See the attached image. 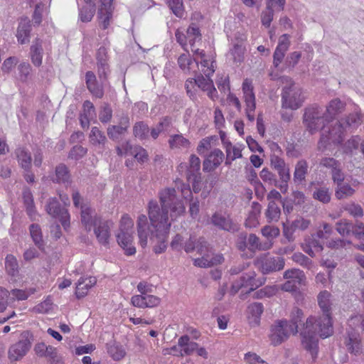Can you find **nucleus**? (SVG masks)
Returning <instances> with one entry per match:
<instances>
[{
    "mask_svg": "<svg viewBox=\"0 0 364 364\" xmlns=\"http://www.w3.org/2000/svg\"><path fill=\"white\" fill-rule=\"evenodd\" d=\"M151 217L149 223L146 215L144 214L139 215L136 221L137 235L139 244L142 247L146 246L148 236L150 235V240L155 242L153 252L159 255L166 250L170 225H162L161 222H156L154 214Z\"/></svg>",
    "mask_w": 364,
    "mask_h": 364,
    "instance_id": "1",
    "label": "nucleus"
},
{
    "mask_svg": "<svg viewBox=\"0 0 364 364\" xmlns=\"http://www.w3.org/2000/svg\"><path fill=\"white\" fill-rule=\"evenodd\" d=\"M174 188H166L159 194L161 207L156 200H150L148 205L149 219L151 215L156 216V222H161L162 225H170L168 222V210L171 211V217L176 218L186 212V207L181 200L177 198Z\"/></svg>",
    "mask_w": 364,
    "mask_h": 364,
    "instance_id": "2",
    "label": "nucleus"
},
{
    "mask_svg": "<svg viewBox=\"0 0 364 364\" xmlns=\"http://www.w3.org/2000/svg\"><path fill=\"white\" fill-rule=\"evenodd\" d=\"M302 331L324 339L330 337L333 333L332 316H310L303 323Z\"/></svg>",
    "mask_w": 364,
    "mask_h": 364,
    "instance_id": "3",
    "label": "nucleus"
},
{
    "mask_svg": "<svg viewBox=\"0 0 364 364\" xmlns=\"http://www.w3.org/2000/svg\"><path fill=\"white\" fill-rule=\"evenodd\" d=\"M346 129V127L341 119L338 120L333 125H331L328 131H325L323 129L318 142V150L323 151L331 145H342Z\"/></svg>",
    "mask_w": 364,
    "mask_h": 364,
    "instance_id": "4",
    "label": "nucleus"
},
{
    "mask_svg": "<svg viewBox=\"0 0 364 364\" xmlns=\"http://www.w3.org/2000/svg\"><path fill=\"white\" fill-rule=\"evenodd\" d=\"M324 115L325 113L321 107L316 104L309 105L304 109L303 124L311 134L324 128V122H326Z\"/></svg>",
    "mask_w": 364,
    "mask_h": 364,
    "instance_id": "5",
    "label": "nucleus"
},
{
    "mask_svg": "<svg viewBox=\"0 0 364 364\" xmlns=\"http://www.w3.org/2000/svg\"><path fill=\"white\" fill-rule=\"evenodd\" d=\"M21 339L11 346L8 355L11 361H17L24 357L31 348L34 341L33 334L29 331H25L21 334Z\"/></svg>",
    "mask_w": 364,
    "mask_h": 364,
    "instance_id": "6",
    "label": "nucleus"
},
{
    "mask_svg": "<svg viewBox=\"0 0 364 364\" xmlns=\"http://www.w3.org/2000/svg\"><path fill=\"white\" fill-rule=\"evenodd\" d=\"M304 102L301 90L294 84L285 86L282 90V107L285 109H297Z\"/></svg>",
    "mask_w": 364,
    "mask_h": 364,
    "instance_id": "7",
    "label": "nucleus"
},
{
    "mask_svg": "<svg viewBox=\"0 0 364 364\" xmlns=\"http://www.w3.org/2000/svg\"><path fill=\"white\" fill-rule=\"evenodd\" d=\"M288 323L287 319L282 318L274 321L271 325L269 338L272 346H278L289 339L291 333Z\"/></svg>",
    "mask_w": 364,
    "mask_h": 364,
    "instance_id": "8",
    "label": "nucleus"
},
{
    "mask_svg": "<svg viewBox=\"0 0 364 364\" xmlns=\"http://www.w3.org/2000/svg\"><path fill=\"white\" fill-rule=\"evenodd\" d=\"M84 1L97 5V18L99 26L104 30L107 29L112 19L113 0H84Z\"/></svg>",
    "mask_w": 364,
    "mask_h": 364,
    "instance_id": "9",
    "label": "nucleus"
},
{
    "mask_svg": "<svg viewBox=\"0 0 364 364\" xmlns=\"http://www.w3.org/2000/svg\"><path fill=\"white\" fill-rule=\"evenodd\" d=\"M46 210L53 218H58L62 226L66 230L70 227V214L68 210L61 207L57 198H50L46 205Z\"/></svg>",
    "mask_w": 364,
    "mask_h": 364,
    "instance_id": "10",
    "label": "nucleus"
},
{
    "mask_svg": "<svg viewBox=\"0 0 364 364\" xmlns=\"http://www.w3.org/2000/svg\"><path fill=\"white\" fill-rule=\"evenodd\" d=\"M242 92L247 106L246 116L250 122H253L255 120V116L252 112H254L255 110L256 102L254 87L250 80L247 78L244 80L242 82Z\"/></svg>",
    "mask_w": 364,
    "mask_h": 364,
    "instance_id": "11",
    "label": "nucleus"
},
{
    "mask_svg": "<svg viewBox=\"0 0 364 364\" xmlns=\"http://www.w3.org/2000/svg\"><path fill=\"white\" fill-rule=\"evenodd\" d=\"M301 344L303 348L311 355L313 362H315L318 354V337L311 336L304 331L300 332Z\"/></svg>",
    "mask_w": 364,
    "mask_h": 364,
    "instance_id": "12",
    "label": "nucleus"
},
{
    "mask_svg": "<svg viewBox=\"0 0 364 364\" xmlns=\"http://www.w3.org/2000/svg\"><path fill=\"white\" fill-rule=\"evenodd\" d=\"M211 223L218 229L228 232H235L240 229L239 225L235 223L229 216L225 217L218 213L213 214L211 217Z\"/></svg>",
    "mask_w": 364,
    "mask_h": 364,
    "instance_id": "13",
    "label": "nucleus"
},
{
    "mask_svg": "<svg viewBox=\"0 0 364 364\" xmlns=\"http://www.w3.org/2000/svg\"><path fill=\"white\" fill-rule=\"evenodd\" d=\"M111 223L109 220L102 219L100 222L95 223L94 227V232L97 241L104 246H107L109 243Z\"/></svg>",
    "mask_w": 364,
    "mask_h": 364,
    "instance_id": "14",
    "label": "nucleus"
},
{
    "mask_svg": "<svg viewBox=\"0 0 364 364\" xmlns=\"http://www.w3.org/2000/svg\"><path fill=\"white\" fill-rule=\"evenodd\" d=\"M85 83L89 92L96 98L101 99L104 96V87L102 81L99 82L95 74L92 71L85 73Z\"/></svg>",
    "mask_w": 364,
    "mask_h": 364,
    "instance_id": "15",
    "label": "nucleus"
},
{
    "mask_svg": "<svg viewBox=\"0 0 364 364\" xmlns=\"http://www.w3.org/2000/svg\"><path fill=\"white\" fill-rule=\"evenodd\" d=\"M80 219L82 224L85 226L87 231L90 232L92 227L95 226V223L102 220L97 215H92L94 210L86 204L80 205Z\"/></svg>",
    "mask_w": 364,
    "mask_h": 364,
    "instance_id": "16",
    "label": "nucleus"
},
{
    "mask_svg": "<svg viewBox=\"0 0 364 364\" xmlns=\"http://www.w3.org/2000/svg\"><path fill=\"white\" fill-rule=\"evenodd\" d=\"M116 237L118 245L123 249L126 255L131 256L136 253V248L132 245L133 232H119Z\"/></svg>",
    "mask_w": 364,
    "mask_h": 364,
    "instance_id": "17",
    "label": "nucleus"
},
{
    "mask_svg": "<svg viewBox=\"0 0 364 364\" xmlns=\"http://www.w3.org/2000/svg\"><path fill=\"white\" fill-rule=\"evenodd\" d=\"M31 32V22L28 17L21 18L16 31L18 42L21 44L28 43L30 41Z\"/></svg>",
    "mask_w": 364,
    "mask_h": 364,
    "instance_id": "18",
    "label": "nucleus"
},
{
    "mask_svg": "<svg viewBox=\"0 0 364 364\" xmlns=\"http://www.w3.org/2000/svg\"><path fill=\"white\" fill-rule=\"evenodd\" d=\"M30 58L33 65L39 68L43 63V40L38 37L36 38L30 47Z\"/></svg>",
    "mask_w": 364,
    "mask_h": 364,
    "instance_id": "19",
    "label": "nucleus"
},
{
    "mask_svg": "<svg viewBox=\"0 0 364 364\" xmlns=\"http://www.w3.org/2000/svg\"><path fill=\"white\" fill-rule=\"evenodd\" d=\"M285 260L283 257H267L262 262L261 271L263 274L283 269Z\"/></svg>",
    "mask_w": 364,
    "mask_h": 364,
    "instance_id": "20",
    "label": "nucleus"
},
{
    "mask_svg": "<svg viewBox=\"0 0 364 364\" xmlns=\"http://www.w3.org/2000/svg\"><path fill=\"white\" fill-rule=\"evenodd\" d=\"M205 78L202 74H198L193 80L194 83L202 90L207 92L208 96L214 100L216 97L217 90L214 86L213 80L206 75Z\"/></svg>",
    "mask_w": 364,
    "mask_h": 364,
    "instance_id": "21",
    "label": "nucleus"
},
{
    "mask_svg": "<svg viewBox=\"0 0 364 364\" xmlns=\"http://www.w3.org/2000/svg\"><path fill=\"white\" fill-rule=\"evenodd\" d=\"M332 295L327 290H323L319 292L317 296V301L323 315L326 316H332V302L331 300Z\"/></svg>",
    "mask_w": 364,
    "mask_h": 364,
    "instance_id": "22",
    "label": "nucleus"
},
{
    "mask_svg": "<svg viewBox=\"0 0 364 364\" xmlns=\"http://www.w3.org/2000/svg\"><path fill=\"white\" fill-rule=\"evenodd\" d=\"M304 318V311L299 307H294L289 315V319L287 320L289 331L295 336L299 332V324H301Z\"/></svg>",
    "mask_w": 364,
    "mask_h": 364,
    "instance_id": "23",
    "label": "nucleus"
},
{
    "mask_svg": "<svg viewBox=\"0 0 364 364\" xmlns=\"http://www.w3.org/2000/svg\"><path fill=\"white\" fill-rule=\"evenodd\" d=\"M255 275L256 274L254 272L242 274L240 277V280L232 285V287H237L238 290L243 287L250 286V289L249 290V292L254 291L255 289L261 286L263 283L262 282H256L255 278Z\"/></svg>",
    "mask_w": 364,
    "mask_h": 364,
    "instance_id": "24",
    "label": "nucleus"
},
{
    "mask_svg": "<svg viewBox=\"0 0 364 364\" xmlns=\"http://www.w3.org/2000/svg\"><path fill=\"white\" fill-rule=\"evenodd\" d=\"M54 183H70V173L68 167L65 164H59L55 168V176L51 178Z\"/></svg>",
    "mask_w": 364,
    "mask_h": 364,
    "instance_id": "25",
    "label": "nucleus"
},
{
    "mask_svg": "<svg viewBox=\"0 0 364 364\" xmlns=\"http://www.w3.org/2000/svg\"><path fill=\"white\" fill-rule=\"evenodd\" d=\"M344 106V103L340 99L336 98L331 100L324 112L325 121L328 123L332 121L337 114L343 111Z\"/></svg>",
    "mask_w": 364,
    "mask_h": 364,
    "instance_id": "26",
    "label": "nucleus"
},
{
    "mask_svg": "<svg viewBox=\"0 0 364 364\" xmlns=\"http://www.w3.org/2000/svg\"><path fill=\"white\" fill-rule=\"evenodd\" d=\"M97 279L95 277H90L89 278H83L80 277L77 283L76 290H75V296L80 299L85 297L87 291L90 288H91L93 285L96 284Z\"/></svg>",
    "mask_w": 364,
    "mask_h": 364,
    "instance_id": "27",
    "label": "nucleus"
},
{
    "mask_svg": "<svg viewBox=\"0 0 364 364\" xmlns=\"http://www.w3.org/2000/svg\"><path fill=\"white\" fill-rule=\"evenodd\" d=\"M31 237L38 248L43 252H46L45 242L43 240V235L41 227L38 224L33 223L29 227Z\"/></svg>",
    "mask_w": 364,
    "mask_h": 364,
    "instance_id": "28",
    "label": "nucleus"
},
{
    "mask_svg": "<svg viewBox=\"0 0 364 364\" xmlns=\"http://www.w3.org/2000/svg\"><path fill=\"white\" fill-rule=\"evenodd\" d=\"M97 5L91 3H85L79 8V20L82 23L90 22L96 12Z\"/></svg>",
    "mask_w": 364,
    "mask_h": 364,
    "instance_id": "29",
    "label": "nucleus"
},
{
    "mask_svg": "<svg viewBox=\"0 0 364 364\" xmlns=\"http://www.w3.org/2000/svg\"><path fill=\"white\" fill-rule=\"evenodd\" d=\"M247 310L251 315L250 323L255 326H259L260 323L261 315L264 311L263 304L260 302H254L250 304Z\"/></svg>",
    "mask_w": 364,
    "mask_h": 364,
    "instance_id": "30",
    "label": "nucleus"
},
{
    "mask_svg": "<svg viewBox=\"0 0 364 364\" xmlns=\"http://www.w3.org/2000/svg\"><path fill=\"white\" fill-rule=\"evenodd\" d=\"M179 347L182 348L183 355H190L193 354L198 348V343L190 341L188 335L181 336L178 341Z\"/></svg>",
    "mask_w": 364,
    "mask_h": 364,
    "instance_id": "31",
    "label": "nucleus"
},
{
    "mask_svg": "<svg viewBox=\"0 0 364 364\" xmlns=\"http://www.w3.org/2000/svg\"><path fill=\"white\" fill-rule=\"evenodd\" d=\"M312 197L323 204H328L331 199V192L330 188L325 186L316 187L314 188Z\"/></svg>",
    "mask_w": 364,
    "mask_h": 364,
    "instance_id": "32",
    "label": "nucleus"
},
{
    "mask_svg": "<svg viewBox=\"0 0 364 364\" xmlns=\"http://www.w3.org/2000/svg\"><path fill=\"white\" fill-rule=\"evenodd\" d=\"M22 198L26 207V213L28 215L35 213V204L33 196L31 189L28 187H24L22 191Z\"/></svg>",
    "mask_w": 364,
    "mask_h": 364,
    "instance_id": "33",
    "label": "nucleus"
},
{
    "mask_svg": "<svg viewBox=\"0 0 364 364\" xmlns=\"http://www.w3.org/2000/svg\"><path fill=\"white\" fill-rule=\"evenodd\" d=\"M283 277L286 279H291L296 282L298 284H303L306 280V276L304 272L296 268H292L286 270L284 272Z\"/></svg>",
    "mask_w": 364,
    "mask_h": 364,
    "instance_id": "34",
    "label": "nucleus"
},
{
    "mask_svg": "<svg viewBox=\"0 0 364 364\" xmlns=\"http://www.w3.org/2000/svg\"><path fill=\"white\" fill-rule=\"evenodd\" d=\"M150 129L144 121L136 122L133 127V134L141 140L147 139Z\"/></svg>",
    "mask_w": 364,
    "mask_h": 364,
    "instance_id": "35",
    "label": "nucleus"
},
{
    "mask_svg": "<svg viewBox=\"0 0 364 364\" xmlns=\"http://www.w3.org/2000/svg\"><path fill=\"white\" fill-rule=\"evenodd\" d=\"M18 162L21 167L26 172H31L32 158L31 153L21 149L17 154Z\"/></svg>",
    "mask_w": 364,
    "mask_h": 364,
    "instance_id": "36",
    "label": "nucleus"
},
{
    "mask_svg": "<svg viewBox=\"0 0 364 364\" xmlns=\"http://www.w3.org/2000/svg\"><path fill=\"white\" fill-rule=\"evenodd\" d=\"M355 190L350 185L343 182L336 186L335 196L338 200H342L353 196Z\"/></svg>",
    "mask_w": 364,
    "mask_h": 364,
    "instance_id": "37",
    "label": "nucleus"
},
{
    "mask_svg": "<svg viewBox=\"0 0 364 364\" xmlns=\"http://www.w3.org/2000/svg\"><path fill=\"white\" fill-rule=\"evenodd\" d=\"M307 173V162L305 160L299 161L295 166V171L294 173V181L295 182H301L302 181H304Z\"/></svg>",
    "mask_w": 364,
    "mask_h": 364,
    "instance_id": "38",
    "label": "nucleus"
},
{
    "mask_svg": "<svg viewBox=\"0 0 364 364\" xmlns=\"http://www.w3.org/2000/svg\"><path fill=\"white\" fill-rule=\"evenodd\" d=\"M89 137L90 142L95 146H104L107 141L105 133L100 131L97 127H92Z\"/></svg>",
    "mask_w": 364,
    "mask_h": 364,
    "instance_id": "39",
    "label": "nucleus"
},
{
    "mask_svg": "<svg viewBox=\"0 0 364 364\" xmlns=\"http://www.w3.org/2000/svg\"><path fill=\"white\" fill-rule=\"evenodd\" d=\"M107 353L115 360H119L123 358L126 354L122 346L114 343L107 345Z\"/></svg>",
    "mask_w": 364,
    "mask_h": 364,
    "instance_id": "40",
    "label": "nucleus"
},
{
    "mask_svg": "<svg viewBox=\"0 0 364 364\" xmlns=\"http://www.w3.org/2000/svg\"><path fill=\"white\" fill-rule=\"evenodd\" d=\"M281 215V210L274 200L269 202L265 215L269 222L272 220L277 221Z\"/></svg>",
    "mask_w": 364,
    "mask_h": 364,
    "instance_id": "41",
    "label": "nucleus"
},
{
    "mask_svg": "<svg viewBox=\"0 0 364 364\" xmlns=\"http://www.w3.org/2000/svg\"><path fill=\"white\" fill-rule=\"evenodd\" d=\"M5 267L9 275L16 276L18 273V264L12 255H8L5 259Z\"/></svg>",
    "mask_w": 364,
    "mask_h": 364,
    "instance_id": "42",
    "label": "nucleus"
},
{
    "mask_svg": "<svg viewBox=\"0 0 364 364\" xmlns=\"http://www.w3.org/2000/svg\"><path fill=\"white\" fill-rule=\"evenodd\" d=\"M247 178L248 181L252 186H254L256 195L258 194V189H261L262 193H263L264 191V190H265L264 186H263V184L261 183V181L258 178L257 173L254 168H250L249 173L247 176Z\"/></svg>",
    "mask_w": 364,
    "mask_h": 364,
    "instance_id": "43",
    "label": "nucleus"
},
{
    "mask_svg": "<svg viewBox=\"0 0 364 364\" xmlns=\"http://www.w3.org/2000/svg\"><path fill=\"white\" fill-rule=\"evenodd\" d=\"M127 131L125 127L118 125H109L107 128V135L113 141H119L121 136Z\"/></svg>",
    "mask_w": 364,
    "mask_h": 364,
    "instance_id": "44",
    "label": "nucleus"
},
{
    "mask_svg": "<svg viewBox=\"0 0 364 364\" xmlns=\"http://www.w3.org/2000/svg\"><path fill=\"white\" fill-rule=\"evenodd\" d=\"M112 117V109L110 105L104 102L100 107V111L99 113V119L103 124H106L109 122Z\"/></svg>",
    "mask_w": 364,
    "mask_h": 364,
    "instance_id": "45",
    "label": "nucleus"
},
{
    "mask_svg": "<svg viewBox=\"0 0 364 364\" xmlns=\"http://www.w3.org/2000/svg\"><path fill=\"white\" fill-rule=\"evenodd\" d=\"M47 353L45 357L49 358L50 364H64L63 358L58 355L57 348L52 346H48Z\"/></svg>",
    "mask_w": 364,
    "mask_h": 364,
    "instance_id": "46",
    "label": "nucleus"
},
{
    "mask_svg": "<svg viewBox=\"0 0 364 364\" xmlns=\"http://www.w3.org/2000/svg\"><path fill=\"white\" fill-rule=\"evenodd\" d=\"M19 73V80L22 82H26L32 70V67L28 62H22L18 65Z\"/></svg>",
    "mask_w": 364,
    "mask_h": 364,
    "instance_id": "47",
    "label": "nucleus"
},
{
    "mask_svg": "<svg viewBox=\"0 0 364 364\" xmlns=\"http://www.w3.org/2000/svg\"><path fill=\"white\" fill-rule=\"evenodd\" d=\"M363 115L360 113H353L346 118L341 119L346 127H355L362 122Z\"/></svg>",
    "mask_w": 364,
    "mask_h": 364,
    "instance_id": "48",
    "label": "nucleus"
},
{
    "mask_svg": "<svg viewBox=\"0 0 364 364\" xmlns=\"http://www.w3.org/2000/svg\"><path fill=\"white\" fill-rule=\"evenodd\" d=\"M134 221L127 214L122 215L120 223L119 232H133Z\"/></svg>",
    "mask_w": 364,
    "mask_h": 364,
    "instance_id": "49",
    "label": "nucleus"
},
{
    "mask_svg": "<svg viewBox=\"0 0 364 364\" xmlns=\"http://www.w3.org/2000/svg\"><path fill=\"white\" fill-rule=\"evenodd\" d=\"M170 9L177 17H182L183 5L182 0H166Z\"/></svg>",
    "mask_w": 364,
    "mask_h": 364,
    "instance_id": "50",
    "label": "nucleus"
},
{
    "mask_svg": "<svg viewBox=\"0 0 364 364\" xmlns=\"http://www.w3.org/2000/svg\"><path fill=\"white\" fill-rule=\"evenodd\" d=\"M336 226V230L338 231V232L340 235L345 236L349 235L350 232H351L353 223L349 222L346 219H343L337 222Z\"/></svg>",
    "mask_w": 364,
    "mask_h": 364,
    "instance_id": "51",
    "label": "nucleus"
},
{
    "mask_svg": "<svg viewBox=\"0 0 364 364\" xmlns=\"http://www.w3.org/2000/svg\"><path fill=\"white\" fill-rule=\"evenodd\" d=\"M87 152V149L80 145L74 146L68 153V158L77 161L82 158Z\"/></svg>",
    "mask_w": 364,
    "mask_h": 364,
    "instance_id": "52",
    "label": "nucleus"
},
{
    "mask_svg": "<svg viewBox=\"0 0 364 364\" xmlns=\"http://www.w3.org/2000/svg\"><path fill=\"white\" fill-rule=\"evenodd\" d=\"M360 142V138L358 136H353L343 144V151L346 154L352 153L353 150L358 149Z\"/></svg>",
    "mask_w": 364,
    "mask_h": 364,
    "instance_id": "53",
    "label": "nucleus"
},
{
    "mask_svg": "<svg viewBox=\"0 0 364 364\" xmlns=\"http://www.w3.org/2000/svg\"><path fill=\"white\" fill-rule=\"evenodd\" d=\"M262 180L270 185L277 186L276 175L272 173L267 168H264L259 173Z\"/></svg>",
    "mask_w": 364,
    "mask_h": 364,
    "instance_id": "54",
    "label": "nucleus"
},
{
    "mask_svg": "<svg viewBox=\"0 0 364 364\" xmlns=\"http://www.w3.org/2000/svg\"><path fill=\"white\" fill-rule=\"evenodd\" d=\"M209 157L212 159L213 168L214 170L218 168L222 163L224 158L223 151L219 149H215L209 154Z\"/></svg>",
    "mask_w": 364,
    "mask_h": 364,
    "instance_id": "55",
    "label": "nucleus"
},
{
    "mask_svg": "<svg viewBox=\"0 0 364 364\" xmlns=\"http://www.w3.org/2000/svg\"><path fill=\"white\" fill-rule=\"evenodd\" d=\"M168 143L171 147L173 146H183L186 147L189 145V141L184 138L182 135L175 134L171 136L168 140Z\"/></svg>",
    "mask_w": 364,
    "mask_h": 364,
    "instance_id": "56",
    "label": "nucleus"
},
{
    "mask_svg": "<svg viewBox=\"0 0 364 364\" xmlns=\"http://www.w3.org/2000/svg\"><path fill=\"white\" fill-rule=\"evenodd\" d=\"M245 48L237 43L235 44L233 48L230 50V53L233 57L234 62L241 63L244 60Z\"/></svg>",
    "mask_w": 364,
    "mask_h": 364,
    "instance_id": "57",
    "label": "nucleus"
},
{
    "mask_svg": "<svg viewBox=\"0 0 364 364\" xmlns=\"http://www.w3.org/2000/svg\"><path fill=\"white\" fill-rule=\"evenodd\" d=\"M291 259L294 262L299 264L300 265L306 267H309L312 264V260L309 258L307 256L304 255L301 252H296L294 253Z\"/></svg>",
    "mask_w": 364,
    "mask_h": 364,
    "instance_id": "58",
    "label": "nucleus"
},
{
    "mask_svg": "<svg viewBox=\"0 0 364 364\" xmlns=\"http://www.w3.org/2000/svg\"><path fill=\"white\" fill-rule=\"evenodd\" d=\"M274 17V9L266 6V10L262 12L261 21L263 26L266 28L270 26Z\"/></svg>",
    "mask_w": 364,
    "mask_h": 364,
    "instance_id": "59",
    "label": "nucleus"
},
{
    "mask_svg": "<svg viewBox=\"0 0 364 364\" xmlns=\"http://www.w3.org/2000/svg\"><path fill=\"white\" fill-rule=\"evenodd\" d=\"M263 236L268 239H273L279 235V229L274 226L265 225L261 230Z\"/></svg>",
    "mask_w": 364,
    "mask_h": 364,
    "instance_id": "60",
    "label": "nucleus"
},
{
    "mask_svg": "<svg viewBox=\"0 0 364 364\" xmlns=\"http://www.w3.org/2000/svg\"><path fill=\"white\" fill-rule=\"evenodd\" d=\"M190 191V196L191 197V200L189 204V213L192 218L195 219L199 214L200 211V205H199V200L198 198H196L195 200H193V196L191 195V191Z\"/></svg>",
    "mask_w": 364,
    "mask_h": 364,
    "instance_id": "61",
    "label": "nucleus"
},
{
    "mask_svg": "<svg viewBox=\"0 0 364 364\" xmlns=\"http://www.w3.org/2000/svg\"><path fill=\"white\" fill-rule=\"evenodd\" d=\"M346 346L348 351L354 355L358 354L361 349L360 340L352 337H349L348 343H346Z\"/></svg>",
    "mask_w": 364,
    "mask_h": 364,
    "instance_id": "62",
    "label": "nucleus"
},
{
    "mask_svg": "<svg viewBox=\"0 0 364 364\" xmlns=\"http://www.w3.org/2000/svg\"><path fill=\"white\" fill-rule=\"evenodd\" d=\"M301 57V53L298 51L291 53L285 60L287 67L293 68L298 63Z\"/></svg>",
    "mask_w": 364,
    "mask_h": 364,
    "instance_id": "63",
    "label": "nucleus"
},
{
    "mask_svg": "<svg viewBox=\"0 0 364 364\" xmlns=\"http://www.w3.org/2000/svg\"><path fill=\"white\" fill-rule=\"evenodd\" d=\"M18 63V58L16 56L7 58L3 63L1 70L4 73H9L12 68Z\"/></svg>",
    "mask_w": 364,
    "mask_h": 364,
    "instance_id": "64",
    "label": "nucleus"
}]
</instances>
